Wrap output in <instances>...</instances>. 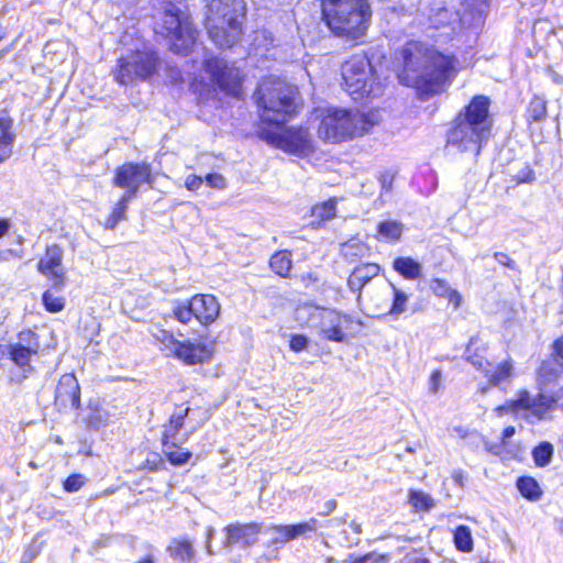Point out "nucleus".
Listing matches in <instances>:
<instances>
[{
	"label": "nucleus",
	"instance_id": "nucleus-1",
	"mask_svg": "<svg viewBox=\"0 0 563 563\" xmlns=\"http://www.w3.org/2000/svg\"><path fill=\"white\" fill-rule=\"evenodd\" d=\"M401 55L404 71L399 75L400 80L427 97L441 92L444 85L456 74V60L453 56L422 44L409 43Z\"/></svg>",
	"mask_w": 563,
	"mask_h": 563
},
{
	"label": "nucleus",
	"instance_id": "nucleus-2",
	"mask_svg": "<svg viewBox=\"0 0 563 563\" xmlns=\"http://www.w3.org/2000/svg\"><path fill=\"white\" fill-rule=\"evenodd\" d=\"M489 106L488 97L475 96L452 121L448 131V145L478 155L483 143L490 136L493 118L489 115Z\"/></svg>",
	"mask_w": 563,
	"mask_h": 563
},
{
	"label": "nucleus",
	"instance_id": "nucleus-3",
	"mask_svg": "<svg viewBox=\"0 0 563 563\" xmlns=\"http://www.w3.org/2000/svg\"><path fill=\"white\" fill-rule=\"evenodd\" d=\"M322 19L336 36H363L372 15L367 0H321Z\"/></svg>",
	"mask_w": 563,
	"mask_h": 563
},
{
	"label": "nucleus",
	"instance_id": "nucleus-4",
	"mask_svg": "<svg viewBox=\"0 0 563 563\" xmlns=\"http://www.w3.org/2000/svg\"><path fill=\"white\" fill-rule=\"evenodd\" d=\"M244 18V0H211L205 20L209 37L219 47L233 46L242 35Z\"/></svg>",
	"mask_w": 563,
	"mask_h": 563
},
{
	"label": "nucleus",
	"instance_id": "nucleus-5",
	"mask_svg": "<svg viewBox=\"0 0 563 563\" xmlns=\"http://www.w3.org/2000/svg\"><path fill=\"white\" fill-rule=\"evenodd\" d=\"M255 98L261 108V119L272 124H283L299 107L297 88L275 77L261 81Z\"/></svg>",
	"mask_w": 563,
	"mask_h": 563
},
{
	"label": "nucleus",
	"instance_id": "nucleus-6",
	"mask_svg": "<svg viewBox=\"0 0 563 563\" xmlns=\"http://www.w3.org/2000/svg\"><path fill=\"white\" fill-rule=\"evenodd\" d=\"M373 114L358 111L329 108L321 112L318 135L328 142H341L363 135L368 126L374 125Z\"/></svg>",
	"mask_w": 563,
	"mask_h": 563
},
{
	"label": "nucleus",
	"instance_id": "nucleus-7",
	"mask_svg": "<svg viewBox=\"0 0 563 563\" xmlns=\"http://www.w3.org/2000/svg\"><path fill=\"white\" fill-rule=\"evenodd\" d=\"M155 19V33L169 40L173 52L187 54L197 35L189 16L175 3L164 2L159 16Z\"/></svg>",
	"mask_w": 563,
	"mask_h": 563
},
{
	"label": "nucleus",
	"instance_id": "nucleus-8",
	"mask_svg": "<svg viewBox=\"0 0 563 563\" xmlns=\"http://www.w3.org/2000/svg\"><path fill=\"white\" fill-rule=\"evenodd\" d=\"M342 86L354 99L377 97L382 93L378 84L373 79L372 65L365 55H354L341 68Z\"/></svg>",
	"mask_w": 563,
	"mask_h": 563
},
{
	"label": "nucleus",
	"instance_id": "nucleus-9",
	"mask_svg": "<svg viewBox=\"0 0 563 563\" xmlns=\"http://www.w3.org/2000/svg\"><path fill=\"white\" fill-rule=\"evenodd\" d=\"M297 319L306 322L310 328L319 329L321 334L333 342H343L345 334L342 330L344 323L350 322L347 316L340 312L312 305H303L296 311Z\"/></svg>",
	"mask_w": 563,
	"mask_h": 563
},
{
	"label": "nucleus",
	"instance_id": "nucleus-10",
	"mask_svg": "<svg viewBox=\"0 0 563 563\" xmlns=\"http://www.w3.org/2000/svg\"><path fill=\"white\" fill-rule=\"evenodd\" d=\"M170 354L186 364L194 365L208 361L212 355V344L200 341H179L174 334L159 329L153 334Z\"/></svg>",
	"mask_w": 563,
	"mask_h": 563
},
{
	"label": "nucleus",
	"instance_id": "nucleus-11",
	"mask_svg": "<svg viewBox=\"0 0 563 563\" xmlns=\"http://www.w3.org/2000/svg\"><path fill=\"white\" fill-rule=\"evenodd\" d=\"M140 176L139 165L125 164L118 169L114 178V185L126 189V192L120 199L119 206L113 210L112 216L107 220V228L113 229L118 221L123 217L125 202L136 194L140 184Z\"/></svg>",
	"mask_w": 563,
	"mask_h": 563
},
{
	"label": "nucleus",
	"instance_id": "nucleus-12",
	"mask_svg": "<svg viewBox=\"0 0 563 563\" xmlns=\"http://www.w3.org/2000/svg\"><path fill=\"white\" fill-rule=\"evenodd\" d=\"M206 70L212 80L225 93L239 97L241 91L240 69L234 65H229L222 58H210L205 62Z\"/></svg>",
	"mask_w": 563,
	"mask_h": 563
},
{
	"label": "nucleus",
	"instance_id": "nucleus-13",
	"mask_svg": "<svg viewBox=\"0 0 563 563\" xmlns=\"http://www.w3.org/2000/svg\"><path fill=\"white\" fill-rule=\"evenodd\" d=\"M512 406H521L525 410H530L538 419H544L545 415L551 410L556 408L563 410V388H560L553 396L538 394L536 397L531 396L527 390H521Z\"/></svg>",
	"mask_w": 563,
	"mask_h": 563
},
{
	"label": "nucleus",
	"instance_id": "nucleus-14",
	"mask_svg": "<svg viewBox=\"0 0 563 563\" xmlns=\"http://www.w3.org/2000/svg\"><path fill=\"white\" fill-rule=\"evenodd\" d=\"M64 251L57 244L46 247L44 256L37 263V271L44 276L52 279V288L60 291L65 286V271L63 268Z\"/></svg>",
	"mask_w": 563,
	"mask_h": 563
},
{
	"label": "nucleus",
	"instance_id": "nucleus-15",
	"mask_svg": "<svg viewBox=\"0 0 563 563\" xmlns=\"http://www.w3.org/2000/svg\"><path fill=\"white\" fill-rule=\"evenodd\" d=\"M271 142L276 147L292 154H306L312 150L310 134L301 128L272 133Z\"/></svg>",
	"mask_w": 563,
	"mask_h": 563
},
{
	"label": "nucleus",
	"instance_id": "nucleus-16",
	"mask_svg": "<svg viewBox=\"0 0 563 563\" xmlns=\"http://www.w3.org/2000/svg\"><path fill=\"white\" fill-rule=\"evenodd\" d=\"M225 539L223 545L231 548L240 545L243 549L254 545L258 541V536L262 531V523L249 522L241 523L234 522L224 528Z\"/></svg>",
	"mask_w": 563,
	"mask_h": 563
},
{
	"label": "nucleus",
	"instance_id": "nucleus-17",
	"mask_svg": "<svg viewBox=\"0 0 563 563\" xmlns=\"http://www.w3.org/2000/svg\"><path fill=\"white\" fill-rule=\"evenodd\" d=\"M38 343L34 332L23 331L19 334V342L5 346L10 358L20 367L30 365L32 355L36 354Z\"/></svg>",
	"mask_w": 563,
	"mask_h": 563
},
{
	"label": "nucleus",
	"instance_id": "nucleus-18",
	"mask_svg": "<svg viewBox=\"0 0 563 563\" xmlns=\"http://www.w3.org/2000/svg\"><path fill=\"white\" fill-rule=\"evenodd\" d=\"M55 401L63 408H79L80 387L74 374H64L59 378L55 391Z\"/></svg>",
	"mask_w": 563,
	"mask_h": 563
},
{
	"label": "nucleus",
	"instance_id": "nucleus-19",
	"mask_svg": "<svg viewBox=\"0 0 563 563\" xmlns=\"http://www.w3.org/2000/svg\"><path fill=\"white\" fill-rule=\"evenodd\" d=\"M195 318L203 325L212 323L220 313V303L212 295H196L191 298Z\"/></svg>",
	"mask_w": 563,
	"mask_h": 563
},
{
	"label": "nucleus",
	"instance_id": "nucleus-20",
	"mask_svg": "<svg viewBox=\"0 0 563 563\" xmlns=\"http://www.w3.org/2000/svg\"><path fill=\"white\" fill-rule=\"evenodd\" d=\"M141 75V55L135 52L126 57L120 58L119 69L115 79L122 85L135 82Z\"/></svg>",
	"mask_w": 563,
	"mask_h": 563
},
{
	"label": "nucleus",
	"instance_id": "nucleus-21",
	"mask_svg": "<svg viewBox=\"0 0 563 563\" xmlns=\"http://www.w3.org/2000/svg\"><path fill=\"white\" fill-rule=\"evenodd\" d=\"M318 521L310 519L309 521L290 526H272L271 529L278 533L277 541L287 542L317 530Z\"/></svg>",
	"mask_w": 563,
	"mask_h": 563
},
{
	"label": "nucleus",
	"instance_id": "nucleus-22",
	"mask_svg": "<svg viewBox=\"0 0 563 563\" xmlns=\"http://www.w3.org/2000/svg\"><path fill=\"white\" fill-rule=\"evenodd\" d=\"M379 273V266L374 263H364L356 266L351 273L347 285L353 292H358L372 278Z\"/></svg>",
	"mask_w": 563,
	"mask_h": 563
},
{
	"label": "nucleus",
	"instance_id": "nucleus-23",
	"mask_svg": "<svg viewBox=\"0 0 563 563\" xmlns=\"http://www.w3.org/2000/svg\"><path fill=\"white\" fill-rule=\"evenodd\" d=\"M190 409L188 407H178L176 411L170 416L169 422L164 424L163 430V445L172 442H176L177 434L184 426L185 418L188 416Z\"/></svg>",
	"mask_w": 563,
	"mask_h": 563
},
{
	"label": "nucleus",
	"instance_id": "nucleus-24",
	"mask_svg": "<svg viewBox=\"0 0 563 563\" xmlns=\"http://www.w3.org/2000/svg\"><path fill=\"white\" fill-rule=\"evenodd\" d=\"M393 267L407 279H417L422 273L420 263L411 257H397L393 263Z\"/></svg>",
	"mask_w": 563,
	"mask_h": 563
},
{
	"label": "nucleus",
	"instance_id": "nucleus-25",
	"mask_svg": "<svg viewBox=\"0 0 563 563\" xmlns=\"http://www.w3.org/2000/svg\"><path fill=\"white\" fill-rule=\"evenodd\" d=\"M484 374L488 378L490 386L500 387L504 383L510 382L514 374V366L511 362L505 361L499 363L494 372L487 368V372Z\"/></svg>",
	"mask_w": 563,
	"mask_h": 563
},
{
	"label": "nucleus",
	"instance_id": "nucleus-26",
	"mask_svg": "<svg viewBox=\"0 0 563 563\" xmlns=\"http://www.w3.org/2000/svg\"><path fill=\"white\" fill-rule=\"evenodd\" d=\"M478 343L479 342L477 339L472 338L465 350L464 356L466 361L470 362L474 367L485 373L490 366V363L485 358L483 354L479 353L481 347L478 346Z\"/></svg>",
	"mask_w": 563,
	"mask_h": 563
},
{
	"label": "nucleus",
	"instance_id": "nucleus-27",
	"mask_svg": "<svg viewBox=\"0 0 563 563\" xmlns=\"http://www.w3.org/2000/svg\"><path fill=\"white\" fill-rule=\"evenodd\" d=\"M538 373L542 382L550 383L563 373V361L555 357L545 360Z\"/></svg>",
	"mask_w": 563,
	"mask_h": 563
},
{
	"label": "nucleus",
	"instance_id": "nucleus-28",
	"mask_svg": "<svg viewBox=\"0 0 563 563\" xmlns=\"http://www.w3.org/2000/svg\"><path fill=\"white\" fill-rule=\"evenodd\" d=\"M170 555L184 563H190L194 559V548L188 540H175L169 545Z\"/></svg>",
	"mask_w": 563,
	"mask_h": 563
},
{
	"label": "nucleus",
	"instance_id": "nucleus-29",
	"mask_svg": "<svg viewBox=\"0 0 563 563\" xmlns=\"http://www.w3.org/2000/svg\"><path fill=\"white\" fill-rule=\"evenodd\" d=\"M14 133L12 132L11 120L1 117L0 118V156H8L10 153V146L14 141Z\"/></svg>",
	"mask_w": 563,
	"mask_h": 563
},
{
	"label": "nucleus",
	"instance_id": "nucleus-30",
	"mask_svg": "<svg viewBox=\"0 0 563 563\" xmlns=\"http://www.w3.org/2000/svg\"><path fill=\"white\" fill-rule=\"evenodd\" d=\"M378 234L388 241H397L400 239L404 224L396 220L382 221L377 225Z\"/></svg>",
	"mask_w": 563,
	"mask_h": 563
},
{
	"label": "nucleus",
	"instance_id": "nucleus-31",
	"mask_svg": "<svg viewBox=\"0 0 563 563\" xmlns=\"http://www.w3.org/2000/svg\"><path fill=\"white\" fill-rule=\"evenodd\" d=\"M430 288L434 295L443 298H449L450 301L454 302L455 306L460 305L461 296L456 290H453L448 282L444 279H433L430 284Z\"/></svg>",
	"mask_w": 563,
	"mask_h": 563
},
{
	"label": "nucleus",
	"instance_id": "nucleus-32",
	"mask_svg": "<svg viewBox=\"0 0 563 563\" xmlns=\"http://www.w3.org/2000/svg\"><path fill=\"white\" fill-rule=\"evenodd\" d=\"M269 265L279 276H287L291 269L290 253L287 251L275 253L271 258Z\"/></svg>",
	"mask_w": 563,
	"mask_h": 563
},
{
	"label": "nucleus",
	"instance_id": "nucleus-33",
	"mask_svg": "<svg viewBox=\"0 0 563 563\" xmlns=\"http://www.w3.org/2000/svg\"><path fill=\"white\" fill-rule=\"evenodd\" d=\"M517 487L521 495L530 500H538L541 497L540 486L532 477H520Z\"/></svg>",
	"mask_w": 563,
	"mask_h": 563
},
{
	"label": "nucleus",
	"instance_id": "nucleus-34",
	"mask_svg": "<svg viewBox=\"0 0 563 563\" xmlns=\"http://www.w3.org/2000/svg\"><path fill=\"white\" fill-rule=\"evenodd\" d=\"M454 544L457 550L468 553L473 550V538L467 526H459L454 531Z\"/></svg>",
	"mask_w": 563,
	"mask_h": 563
},
{
	"label": "nucleus",
	"instance_id": "nucleus-35",
	"mask_svg": "<svg viewBox=\"0 0 563 563\" xmlns=\"http://www.w3.org/2000/svg\"><path fill=\"white\" fill-rule=\"evenodd\" d=\"M547 118V103L540 97H534L527 109V120L529 122H542Z\"/></svg>",
	"mask_w": 563,
	"mask_h": 563
},
{
	"label": "nucleus",
	"instance_id": "nucleus-36",
	"mask_svg": "<svg viewBox=\"0 0 563 563\" xmlns=\"http://www.w3.org/2000/svg\"><path fill=\"white\" fill-rule=\"evenodd\" d=\"M393 288V305L390 309L388 310V314L391 316L395 319H398V317L404 313L407 310V303L409 300V297L406 292L398 289L395 285L391 284Z\"/></svg>",
	"mask_w": 563,
	"mask_h": 563
},
{
	"label": "nucleus",
	"instance_id": "nucleus-37",
	"mask_svg": "<svg viewBox=\"0 0 563 563\" xmlns=\"http://www.w3.org/2000/svg\"><path fill=\"white\" fill-rule=\"evenodd\" d=\"M553 456V445L549 442H542L532 451V457L537 466L544 467L550 464Z\"/></svg>",
	"mask_w": 563,
	"mask_h": 563
},
{
	"label": "nucleus",
	"instance_id": "nucleus-38",
	"mask_svg": "<svg viewBox=\"0 0 563 563\" xmlns=\"http://www.w3.org/2000/svg\"><path fill=\"white\" fill-rule=\"evenodd\" d=\"M164 453L169 460V462L174 465L185 464L192 455L188 451H183L181 449H178L176 442H172L167 444V446H164Z\"/></svg>",
	"mask_w": 563,
	"mask_h": 563
},
{
	"label": "nucleus",
	"instance_id": "nucleus-39",
	"mask_svg": "<svg viewBox=\"0 0 563 563\" xmlns=\"http://www.w3.org/2000/svg\"><path fill=\"white\" fill-rule=\"evenodd\" d=\"M409 503L416 510L423 511H428L434 506L431 496L419 490H410Z\"/></svg>",
	"mask_w": 563,
	"mask_h": 563
},
{
	"label": "nucleus",
	"instance_id": "nucleus-40",
	"mask_svg": "<svg viewBox=\"0 0 563 563\" xmlns=\"http://www.w3.org/2000/svg\"><path fill=\"white\" fill-rule=\"evenodd\" d=\"M173 316L181 323H188L192 318H195L191 299L177 302L173 308Z\"/></svg>",
	"mask_w": 563,
	"mask_h": 563
},
{
	"label": "nucleus",
	"instance_id": "nucleus-41",
	"mask_svg": "<svg viewBox=\"0 0 563 563\" xmlns=\"http://www.w3.org/2000/svg\"><path fill=\"white\" fill-rule=\"evenodd\" d=\"M335 200L332 199L321 205H317L312 208L311 214L321 221L330 220L335 216Z\"/></svg>",
	"mask_w": 563,
	"mask_h": 563
},
{
	"label": "nucleus",
	"instance_id": "nucleus-42",
	"mask_svg": "<svg viewBox=\"0 0 563 563\" xmlns=\"http://www.w3.org/2000/svg\"><path fill=\"white\" fill-rule=\"evenodd\" d=\"M43 305L49 312H58L64 309L65 300L62 296H56L52 290H46L42 297Z\"/></svg>",
	"mask_w": 563,
	"mask_h": 563
},
{
	"label": "nucleus",
	"instance_id": "nucleus-43",
	"mask_svg": "<svg viewBox=\"0 0 563 563\" xmlns=\"http://www.w3.org/2000/svg\"><path fill=\"white\" fill-rule=\"evenodd\" d=\"M161 62L157 55L153 52H145L143 49V80L147 77L152 76L157 67L159 66Z\"/></svg>",
	"mask_w": 563,
	"mask_h": 563
},
{
	"label": "nucleus",
	"instance_id": "nucleus-44",
	"mask_svg": "<svg viewBox=\"0 0 563 563\" xmlns=\"http://www.w3.org/2000/svg\"><path fill=\"white\" fill-rule=\"evenodd\" d=\"M109 420V413L104 410H93L87 417V423L90 428L99 429L107 424Z\"/></svg>",
	"mask_w": 563,
	"mask_h": 563
},
{
	"label": "nucleus",
	"instance_id": "nucleus-45",
	"mask_svg": "<svg viewBox=\"0 0 563 563\" xmlns=\"http://www.w3.org/2000/svg\"><path fill=\"white\" fill-rule=\"evenodd\" d=\"M395 180V173L386 170L379 174L378 181L380 184V196L390 194L393 191V183Z\"/></svg>",
	"mask_w": 563,
	"mask_h": 563
},
{
	"label": "nucleus",
	"instance_id": "nucleus-46",
	"mask_svg": "<svg viewBox=\"0 0 563 563\" xmlns=\"http://www.w3.org/2000/svg\"><path fill=\"white\" fill-rule=\"evenodd\" d=\"M85 484V477L80 474H73L64 482V489L68 493L78 492Z\"/></svg>",
	"mask_w": 563,
	"mask_h": 563
},
{
	"label": "nucleus",
	"instance_id": "nucleus-47",
	"mask_svg": "<svg viewBox=\"0 0 563 563\" xmlns=\"http://www.w3.org/2000/svg\"><path fill=\"white\" fill-rule=\"evenodd\" d=\"M357 563H389L390 558L387 554L368 553L366 555L356 558Z\"/></svg>",
	"mask_w": 563,
	"mask_h": 563
},
{
	"label": "nucleus",
	"instance_id": "nucleus-48",
	"mask_svg": "<svg viewBox=\"0 0 563 563\" xmlns=\"http://www.w3.org/2000/svg\"><path fill=\"white\" fill-rule=\"evenodd\" d=\"M165 463L162 459V456L157 453H148L146 456L145 462L143 463V470L148 468L150 471H157L163 466Z\"/></svg>",
	"mask_w": 563,
	"mask_h": 563
},
{
	"label": "nucleus",
	"instance_id": "nucleus-49",
	"mask_svg": "<svg viewBox=\"0 0 563 563\" xmlns=\"http://www.w3.org/2000/svg\"><path fill=\"white\" fill-rule=\"evenodd\" d=\"M208 186L216 189H223L227 187V180L221 174H208L206 176Z\"/></svg>",
	"mask_w": 563,
	"mask_h": 563
},
{
	"label": "nucleus",
	"instance_id": "nucleus-50",
	"mask_svg": "<svg viewBox=\"0 0 563 563\" xmlns=\"http://www.w3.org/2000/svg\"><path fill=\"white\" fill-rule=\"evenodd\" d=\"M290 349L295 352L303 351L308 345V339L301 334H295L290 339Z\"/></svg>",
	"mask_w": 563,
	"mask_h": 563
},
{
	"label": "nucleus",
	"instance_id": "nucleus-51",
	"mask_svg": "<svg viewBox=\"0 0 563 563\" xmlns=\"http://www.w3.org/2000/svg\"><path fill=\"white\" fill-rule=\"evenodd\" d=\"M441 379H442V374L439 369L434 371L431 376H430V379H429V389L431 393L435 394L440 386H441Z\"/></svg>",
	"mask_w": 563,
	"mask_h": 563
},
{
	"label": "nucleus",
	"instance_id": "nucleus-52",
	"mask_svg": "<svg viewBox=\"0 0 563 563\" xmlns=\"http://www.w3.org/2000/svg\"><path fill=\"white\" fill-rule=\"evenodd\" d=\"M202 183H203L202 177L197 176V175H189V176H187V178L185 180V186L189 190H197L200 188Z\"/></svg>",
	"mask_w": 563,
	"mask_h": 563
},
{
	"label": "nucleus",
	"instance_id": "nucleus-53",
	"mask_svg": "<svg viewBox=\"0 0 563 563\" xmlns=\"http://www.w3.org/2000/svg\"><path fill=\"white\" fill-rule=\"evenodd\" d=\"M494 257H495V260H496L499 264H501V265H504V266H507V267H509V268H511V269H515V268H516V263H515V261H514L512 258H510V257H509V255H507L506 253H503V252H496V253L494 254Z\"/></svg>",
	"mask_w": 563,
	"mask_h": 563
},
{
	"label": "nucleus",
	"instance_id": "nucleus-54",
	"mask_svg": "<svg viewBox=\"0 0 563 563\" xmlns=\"http://www.w3.org/2000/svg\"><path fill=\"white\" fill-rule=\"evenodd\" d=\"M552 350L554 357L563 361V335L553 342Z\"/></svg>",
	"mask_w": 563,
	"mask_h": 563
},
{
	"label": "nucleus",
	"instance_id": "nucleus-55",
	"mask_svg": "<svg viewBox=\"0 0 563 563\" xmlns=\"http://www.w3.org/2000/svg\"><path fill=\"white\" fill-rule=\"evenodd\" d=\"M404 563H430V560L419 553H411L405 556Z\"/></svg>",
	"mask_w": 563,
	"mask_h": 563
},
{
	"label": "nucleus",
	"instance_id": "nucleus-56",
	"mask_svg": "<svg viewBox=\"0 0 563 563\" xmlns=\"http://www.w3.org/2000/svg\"><path fill=\"white\" fill-rule=\"evenodd\" d=\"M354 249L358 250V249H362V247L358 244L354 243V242L345 243V244H343V247H342V254L345 257L357 255V253L354 252Z\"/></svg>",
	"mask_w": 563,
	"mask_h": 563
},
{
	"label": "nucleus",
	"instance_id": "nucleus-57",
	"mask_svg": "<svg viewBox=\"0 0 563 563\" xmlns=\"http://www.w3.org/2000/svg\"><path fill=\"white\" fill-rule=\"evenodd\" d=\"M515 401H516V400H510L509 402H506L505 405L497 407V409H496V410H497L499 413H503V412H505V411H514V412H516V411H518L519 409H523L521 406L514 407V406H512V402H515Z\"/></svg>",
	"mask_w": 563,
	"mask_h": 563
},
{
	"label": "nucleus",
	"instance_id": "nucleus-58",
	"mask_svg": "<svg viewBox=\"0 0 563 563\" xmlns=\"http://www.w3.org/2000/svg\"><path fill=\"white\" fill-rule=\"evenodd\" d=\"M10 229V222L7 219H0V239L4 236Z\"/></svg>",
	"mask_w": 563,
	"mask_h": 563
},
{
	"label": "nucleus",
	"instance_id": "nucleus-59",
	"mask_svg": "<svg viewBox=\"0 0 563 563\" xmlns=\"http://www.w3.org/2000/svg\"><path fill=\"white\" fill-rule=\"evenodd\" d=\"M336 507V501L335 500H328L324 505V511H322V515H329L330 512H332Z\"/></svg>",
	"mask_w": 563,
	"mask_h": 563
},
{
	"label": "nucleus",
	"instance_id": "nucleus-60",
	"mask_svg": "<svg viewBox=\"0 0 563 563\" xmlns=\"http://www.w3.org/2000/svg\"><path fill=\"white\" fill-rule=\"evenodd\" d=\"M516 430L514 427H507L503 431V442L505 443L507 439L511 438L515 434Z\"/></svg>",
	"mask_w": 563,
	"mask_h": 563
},
{
	"label": "nucleus",
	"instance_id": "nucleus-61",
	"mask_svg": "<svg viewBox=\"0 0 563 563\" xmlns=\"http://www.w3.org/2000/svg\"><path fill=\"white\" fill-rule=\"evenodd\" d=\"M143 563H155V558L152 552H148L143 556Z\"/></svg>",
	"mask_w": 563,
	"mask_h": 563
},
{
	"label": "nucleus",
	"instance_id": "nucleus-62",
	"mask_svg": "<svg viewBox=\"0 0 563 563\" xmlns=\"http://www.w3.org/2000/svg\"><path fill=\"white\" fill-rule=\"evenodd\" d=\"M12 254H14V252L12 250H8V251H5L3 253L0 252V261L7 260L5 255H12Z\"/></svg>",
	"mask_w": 563,
	"mask_h": 563
},
{
	"label": "nucleus",
	"instance_id": "nucleus-63",
	"mask_svg": "<svg viewBox=\"0 0 563 563\" xmlns=\"http://www.w3.org/2000/svg\"><path fill=\"white\" fill-rule=\"evenodd\" d=\"M142 173H143V179L145 178V176H148V174H150L148 167L144 164H143Z\"/></svg>",
	"mask_w": 563,
	"mask_h": 563
},
{
	"label": "nucleus",
	"instance_id": "nucleus-64",
	"mask_svg": "<svg viewBox=\"0 0 563 563\" xmlns=\"http://www.w3.org/2000/svg\"><path fill=\"white\" fill-rule=\"evenodd\" d=\"M343 563H357L356 558L350 556L347 560H345Z\"/></svg>",
	"mask_w": 563,
	"mask_h": 563
}]
</instances>
